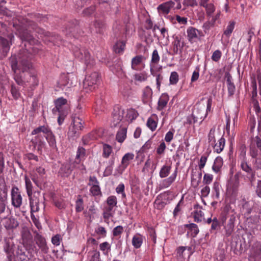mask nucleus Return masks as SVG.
Wrapping results in <instances>:
<instances>
[{"label":"nucleus","mask_w":261,"mask_h":261,"mask_svg":"<svg viewBox=\"0 0 261 261\" xmlns=\"http://www.w3.org/2000/svg\"><path fill=\"white\" fill-rule=\"evenodd\" d=\"M249 154L251 158L261 156V138L258 136L251 138L249 145Z\"/></svg>","instance_id":"obj_9"},{"label":"nucleus","mask_w":261,"mask_h":261,"mask_svg":"<svg viewBox=\"0 0 261 261\" xmlns=\"http://www.w3.org/2000/svg\"><path fill=\"white\" fill-rule=\"evenodd\" d=\"M158 118L156 116H152L147 119L146 125L151 131H154L157 127Z\"/></svg>","instance_id":"obj_35"},{"label":"nucleus","mask_w":261,"mask_h":261,"mask_svg":"<svg viewBox=\"0 0 261 261\" xmlns=\"http://www.w3.org/2000/svg\"><path fill=\"white\" fill-rule=\"evenodd\" d=\"M124 113V110L118 107L115 108L114 112L113 113V121L114 125H116L122 120Z\"/></svg>","instance_id":"obj_24"},{"label":"nucleus","mask_w":261,"mask_h":261,"mask_svg":"<svg viewBox=\"0 0 261 261\" xmlns=\"http://www.w3.org/2000/svg\"><path fill=\"white\" fill-rule=\"evenodd\" d=\"M240 155L242 158L240 162V168L247 173V178L252 184L255 180V171L247 161L246 156V148L244 145H242L240 147Z\"/></svg>","instance_id":"obj_3"},{"label":"nucleus","mask_w":261,"mask_h":261,"mask_svg":"<svg viewBox=\"0 0 261 261\" xmlns=\"http://www.w3.org/2000/svg\"><path fill=\"white\" fill-rule=\"evenodd\" d=\"M12 205L16 208H20L22 203V197L19 188L13 186L11 190Z\"/></svg>","instance_id":"obj_13"},{"label":"nucleus","mask_w":261,"mask_h":261,"mask_svg":"<svg viewBox=\"0 0 261 261\" xmlns=\"http://www.w3.org/2000/svg\"><path fill=\"white\" fill-rule=\"evenodd\" d=\"M27 25L28 29H24L22 27H19L16 29L21 39L28 42L30 44H35L37 42V40L34 38L32 35L30 33L31 31L29 30V29H32L40 35L48 36L50 34V33L46 32L43 29L37 27L36 24L32 21H28Z\"/></svg>","instance_id":"obj_2"},{"label":"nucleus","mask_w":261,"mask_h":261,"mask_svg":"<svg viewBox=\"0 0 261 261\" xmlns=\"http://www.w3.org/2000/svg\"><path fill=\"white\" fill-rule=\"evenodd\" d=\"M30 59V55L25 51H24L23 55H19L18 61L15 58H12L11 59L12 69L15 73L14 78L19 85L22 84L23 80L21 76L18 74L17 71L18 70L24 72L29 69L32 67Z\"/></svg>","instance_id":"obj_1"},{"label":"nucleus","mask_w":261,"mask_h":261,"mask_svg":"<svg viewBox=\"0 0 261 261\" xmlns=\"http://www.w3.org/2000/svg\"><path fill=\"white\" fill-rule=\"evenodd\" d=\"M113 152L112 147L107 144H103L102 146V156L103 158L108 159L110 157Z\"/></svg>","instance_id":"obj_44"},{"label":"nucleus","mask_w":261,"mask_h":261,"mask_svg":"<svg viewBox=\"0 0 261 261\" xmlns=\"http://www.w3.org/2000/svg\"><path fill=\"white\" fill-rule=\"evenodd\" d=\"M36 136L32 139V143L34 148H36L39 153H41L43 149L45 148L46 143L43 137L40 134H36Z\"/></svg>","instance_id":"obj_16"},{"label":"nucleus","mask_w":261,"mask_h":261,"mask_svg":"<svg viewBox=\"0 0 261 261\" xmlns=\"http://www.w3.org/2000/svg\"><path fill=\"white\" fill-rule=\"evenodd\" d=\"M35 241L42 253L45 254L48 253L49 248L47 246L45 239L43 237L37 233L35 236Z\"/></svg>","instance_id":"obj_19"},{"label":"nucleus","mask_w":261,"mask_h":261,"mask_svg":"<svg viewBox=\"0 0 261 261\" xmlns=\"http://www.w3.org/2000/svg\"><path fill=\"white\" fill-rule=\"evenodd\" d=\"M75 58L83 61L87 67H92L95 63L94 59L91 57L89 52L85 48L75 47L73 50Z\"/></svg>","instance_id":"obj_8"},{"label":"nucleus","mask_w":261,"mask_h":261,"mask_svg":"<svg viewBox=\"0 0 261 261\" xmlns=\"http://www.w3.org/2000/svg\"><path fill=\"white\" fill-rule=\"evenodd\" d=\"M144 57L142 55H138L133 58L131 61L132 69L136 70H141L143 67L142 66Z\"/></svg>","instance_id":"obj_21"},{"label":"nucleus","mask_w":261,"mask_h":261,"mask_svg":"<svg viewBox=\"0 0 261 261\" xmlns=\"http://www.w3.org/2000/svg\"><path fill=\"white\" fill-rule=\"evenodd\" d=\"M110 165L107 167L106 168L105 171H104V175L105 176H109L110 175L113 171V166L114 164V159H111L109 161Z\"/></svg>","instance_id":"obj_62"},{"label":"nucleus","mask_w":261,"mask_h":261,"mask_svg":"<svg viewBox=\"0 0 261 261\" xmlns=\"http://www.w3.org/2000/svg\"><path fill=\"white\" fill-rule=\"evenodd\" d=\"M42 133L44 135L49 146L51 148H55L57 147L56 140L55 135L53 134L50 128L48 125L39 126L32 130L31 134H38Z\"/></svg>","instance_id":"obj_4"},{"label":"nucleus","mask_w":261,"mask_h":261,"mask_svg":"<svg viewBox=\"0 0 261 261\" xmlns=\"http://www.w3.org/2000/svg\"><path fill=\"white\" fill-rule=\"evenodd\" d=\"M16 256L19 261H29V258L25 254V249L18 247Z\"/></svg>","instance_id":"obj_41"},{"label":"nucleus","mask_w":261,"mask_h":261,"mask_svg":"<svg viewBox=\"0 0 261 261\" xmlns=\"http://www.w3.org/2000/svg\"><path fill=\"white\" fill-rule=\"evenodd\" d=\"M202 177L201 171L196 173V171H192L191 173V184L193 187L197 188L201 182Z\"/></svg>","instance_id":"obj_29"},{"label":"nucleus","mask_w":261,"mask_h":261,"mask_svg":"<svg viewBox=\"0 0 261 261\" xmlns=\"http://www.w3.org/2000/svg\"><path fill=\"white\" fill-rule=\"evenodd\" d=\"M220 185L219 182L218 181H215L213 184V191L214 193V196L217 199L219 198L220 196Z\"/></svg>","instance_id":"obj_57"},{"label":"nucleus","mask_w":261,"mask_h":261,"mask_svg":"<svg viewBox=\"0 0 261 261\" xmlns=\"http://www.w3.org/2000/svg\"><path fill=\"white\" fill-rule=\"evenodd\" d=\"M236 221L235 215L231 213L224 212L221 218V222L225 231L227 237L231 235L234 231V222Z\"/></svg>","instance_id":"obj_5"},{"label":"nucleus","mask_w":261,"mask_h":261,"mask_svg":"<svg viewBox=\"0 0 261 261\" xmlns=\"http://www.w3.org/2000/svg\"><path fill=\"white\" fill-rule=\"evenodd\" d=\"M249 261H261V243L255 241L251 246L249 251Z\"/></svg>","instance_id":"obj_12"},{"label":"nucleus","mask_w":261,"mask_h":261,"mask_svg":"<svg viewBox=\"0 0 261 261\" xmlns=\"http://www.w3.org/2000/svg\"><path fill=\"white\" fill-rule=\"evenodd\" d=\"M134 154L133 153H126L122 157L121 165L119 166L120 173H122L129 165L130 161L134 159Z\"/></svg>","instance_id":"obj_20"},{"label":"nucleus","mask_w":261,"mask_h":261,"mask_svg":"<svg viewBox=\"0 0 261 261\" xmlns=\"http://www.w3.org/2000/svg\"><path fill=\"white\" fill-rule=\"evenodd\" d=\"M10 91L11 94L14 99L17 100L20 97L21 94L19 92V89L15 85H11Z\"/></svg>","instance_id":"obj_52"},{"label":"nucleus","mask_w":261,"mask_h":261,"mask_svg":"<svg viewBox=\"0 0 261 261\" xmlns=\"http://www.w3.org/2000/svg\"><path fill=\"white\" fill-rule=\"evenodd\" d=\"M99 249L104 254H107L111 250V245L108 242H105L99 245Z\"/></svg>","instance_id":"obj_58"},{"label":"nucleus","mask_w":261,"mask_h":261,"mask_svg":"<svg viewBox=\"0 0 261 261\" xmlns=\"http://www.w3.org/2000/svg\"><path fill=\"white\" fill-rule=\"evenodd\" d=\"M18 222L14 219H9L6 222L5 227L7 229L15 228L18 226Z\"/></svg>","instance_id":"obj_59"},{"label":"nucleus","mask_w":261,"mask_h":261,"mask_svg":"<svg viewBox=\"0 0 261 261\" xmlns=\"http://www.w3.org/2000/svg\"><path fill=\"white\" fill-rule=\"evenodd\" d=\"M93 26L96 33L103 34L105 31L107 25L103 20L96 19L93 22Z\"/></svg>","instance_id":"obj_25"},{"label":"nucleus","mask_w":261,"mask_h":261,"mask_svg":"<svg viewBox=\"0 0 261 261\" xmlns=\"http://www.w3.org/2000/svg\"><path fill=\"white\" fill-rule=\"evenodd\" d=\"M193 114L196 116H202L201 117V118H198V120H200V122L201 123L202 121L205 119V118L206 117V114L205 113L204 111V108H201L199 107H197L194 111L192 112Z\"/></svg>","instance_id":"obj_43"},{"label":"nucleus","mask_w":261,"mask_h":261,"mask_svg":"<svg viewBox=\"0 0 261 261\" xmlns=\"http://www.w3.org/2000/svg\"><path fill=\"white\" fill-rule=\"evenodd\" d=\"M225 139L222 137L218 141L217 143L213 144V145H212L213 147L214 150L215 152H216L217 153H220L224 149L225 146Z\"/></svg>","instance_id":"obj_34"},{"label":"nucleus","mask_w":261,"mask_h":261,"mask_svg":"<svg viewBox=\"0 0 261 261\" xmlns=\"http://www.w3.org/2000/svg\"><path fill=\"white\" fill-rule=\"evenodd\" d=\"M152 93V90L149 86H147L144 88L143 90L142 97L144 103H148L151 100Z\"/></svg>","instance_id":"obj_27"},{"label":"nucleus","mask_w":261,"mask_h":261,"mask_svg":"<svg viewBox=\"0 0 261 261\" xmlns=\"http://www.w3.org/2000/svg\"><path fill=\"white\" fill-rule=\"evenodd\" d=\"M125 47V42L124 41H117L114 46V50L116 53L122 54Z\"/></svg>","instance_id":"obj_47"},{"label":"nucleus","mask_w":261,"mask_h":261,"mask_svg":"<svg viewBox=\"0 0 261 261\" xmlns=\"http://www.w3.org/2000/svg\"><path fill=\"white\" fill-rule=\"evenodd\" d=\"M72 170L71 165L69 163H65L60 167L58 174L62 177H68L71 174Z\"/></svg>","instance_id":"obj_22"},{"label":"nucleus","mask_w":261,"mask_h":261,"mask_svg":"<svg viewBox=\"0 0 261 261\" xmlns=\"http://www.w3.org/2000/svg\"><path fill=\"white\" fill-rule=\"evenodd\" d=\"M251 158L253 159L252 163L254 168L257 170L261 169V156Z\"/></svg>","instance_id":"obj_64"},{"label":"nucleus","mask_w":261,"mask_h":261,"mask_svg":"<svg viewBox=\"0 0 261 261\" xmlns=\"http://www.w3.org/2000/svg\"><path fill=\"white\" fill-rule=\"evenodd\" d=\"M226 83L227 85L228 92L229 96H232L234 94L236 90V87L232 82V77L230 75H228L226 79Z\"/></svg>","instance_id":"obj_39"},{"label":"nucleus","mask_w":261,"mask_h":261,"mask_svg":"<svg viewBox=\"0 0 261 261\" xmlns=\"http://www.w3.org/2000/svg\"><path fill=\"white\" fill-rule=\"evenodd\" d=\"M127 128L125 127H121L117 132L116 135V140L119 143H122L126 138Z\"/></svg>","instance_id":"obj_32"},{"label":"nucleus","mask_w":261,"mask_h":261,"mask_svg":"<svg viewBox=\"0 0 261 261\" xmlns=\"http://www.w3.org/2000/svg\"><path fill=\"white\" fill-rule=\"evenodd\" d=\"M0 47L2 48V56L5 57L10 50V45L7 39L0 36Z\"/></svg>","instance_id":"obj_30"},{"label":"nucleus","mask_w":261,"mask_h":261,"mask_svg":"<svg viewBox=\"0 0 261 261\" xmlns=\"http://www.w3.org/2000/svg\"><path fill=\"white\" fill-rule=\"evenodd\" d=\"M107 206L105 207L113 210L115 207H117V199L114 195H111L107 199Z\"/></svg>","instance_id":"obj_37"},{"label":"nucleus","mask_w":261,"mask_h":261,"mask_svg":"<svg viewBox=\"0 0 261 261\" xmlns=\"http://www.w3.org/2000/svg\"><path fill=\"white\" fill-rule=\"evenodd\" d=\"M25 186L27 191V193L28 197H31L33 195V185L31 181V179L27 176H24Z\"/></svg>","instance_id":"obj_42"},{"label":"nucleus","mask_w":261,"mask_h":261,"mask_svg":"<svg viewBox=\"0 0 261 261\" xmlns=\"http://www.w3.org/2000/svg\"><path fill=\"white\" fill-rule=\"evenodd\" d=\"M86 155V150L83 147H79L76 155V161L75 162L79 164L80 161L85 159Z\"/></svg>","instance_id":"obj_46"},{"label":"nucleus","mask_w":261,"mask_h":261,"mask_svg":"<svg viewBox=\"0 0 261 261\" xmlns=\"http://www.w3.org/2000/svg\"><path fill=\"white\" fill-rule=\"evenodd\" d=\"M147 77V74L144 72L136 73L134 75V80L139 82L146 81Z\"/></svg>","instance_id":"obj_60"},{"label":"nucleus","mask_w":261,"mask_h":261,"mask_svg":"<svg viewBox=\"0 0 261 261\" xmlns=\"http://www.w3.org/2000/svg\"><path fill=\"white\" fill-rule=\"evenodd\" d=\"M31 179L39 187L44 181L45 178V169L41 167H36L30 173Z\"/></svg>","instance_id":"obj_11"},{"label":"nucleus","mask_w":261,"mask_h":261,"mask_svg":"<svg viewBox=\"0 0 261 261\" xmlns=\"http://www.w3.org/2000/svg\"><path fill=\"white\" fill-rule=\"evenodd\" d=\"M90 192L93 196H101L102 193L99 185H94L91 186Z\"/></svg>","instance_id":"obj_51"},{"label":"nucleus","mask_w":261,"mask_h":261,"mask_svg":"<svg viewBox=\"0 0 261 261\" xmlns=\"http://www.w3.org/2000/svg\"><path fill=\"white\" fill-rule=\"evenodd\" d=\"M206 14L208 17H212L215 11L216 8L214 4L209 5L207 7L204 8Z\"/></svg>","instance_id":"obj_63"},{"label":"nucleus","mask_w":261,"mask_h":261,"mask_svg":"<svg viewBox=\"0 0 261 261\" xmlns=\"http://www.w3.org/2000/svg\"><path fill=\"white\" fill-rule=\"evenodd\" d=\"M150 74L152 76L155 77L156 87L159 90L160 88L161 83L163 80V76L160 73H156V72H155L154 69H150Z\"/></svg>","instance_id":"obj_49"},{"label":"nucleus","mask_w":261,"mask_h":261,"mask_svg":"<svg viewBox=\"0 0 261 261\" xmlns=\"http://www.w3.org/2000/svg\"><path fill=\"white\" fill-rule=\"evenodd\" d=\"M84 208L83 199L79 196L75 201V211L76 213L81 212L84 210Z\"/></svg>","instance_id":"obj_55"},{"label":"nucleus","mask_w":261,"mask_h":261,"mask_svg":"<svg viewBox=\"0 0 261 261\" xmlns=\"http://www.w3.org/2000/svg\"><path fill=\"white\" fill-rule=\"evenodd\" d=\"M69 75L68 74L61 75L59 82V86L61 88L63 86H67L69 83Z\"/></svg>","instance_id":"obj_56"},{"label":"nucleus","mask_w":261,"mask_h":261,"mask_svg":"<svg viewBox=\"0 0 261 261\" xmlns=\"http://www.w3.org/2000/svg\"><path fill=\"white\" fill-rule=\"evenodd\" d=\"M236 22L234 21H230L227 26L225 30L224 31V35L227 37H229L234 30Z\"/></svg>","instance_id":"obj_53"},{"label":"nucleus","mask_w":261,"mask_h":261,"mask_svg":"<svg viewBox=\"0 0 261 261\" xmlns=\"http://www.w3.org/2000/svg\"><path fill=\"white\" fill-rule=\"evenodd\" d=\"M187 33L188 40L191 43L196 42L200 39L201 37L204 36L202 31L193 27H189L187 29Z\"/></svg>","instance_id":"obj_15"},{"label":"nucleus","mask_w":261,"mask_h":261,"mask_svg":"<svg viewBox=\"0 0 261 261\" xmlns=\"http://www.w3.org/2000/svg\"><path fill=\"white\" fill-rule=\"evenodd\" d=\"M8 189L7 186H0V200L7 201Z\"/></svg>","instance_id":"obj_50"},{"label":"nucleus","mask_w":261,"mask_h":261,"mask_svg":"<svg viewBox=\"0 0 261 261\" xmlns=\"http://www.w3.org/2000/svg\"><path fill=\"white\" fill-rule=\"evenodd\" d=\"M160 60V57L156 49H154L151 55V62L150 63V69H154L156 65L159 63Z\"/></svg>","instance_id":"obj_33"},{"label":"nucleus","mask_w":261,"mask_h":261,"mask_svg":"<svg viewBox=\"0 0 261 261\" xmlns=\"http://www.w3.org/2000/svg\"><path fill=\"white\" fill-rule=\"evenodd\" d=\"M215 132H216L215 127H213L210 129V130L208 134V136H207L208 142L210 144H211V145H213V144H214L216 142Z\"/></svg>","instance_id":"obj_54"},{"label":"nucleus","mask_w":261,"mask_h":261,"mask_svg":"<svg viewBox=\"0 0 261 261\" xmlns=\"http://www.w3.org/2000/svg\"><path fill=\"white\" fill-rule=\"evenodd\" d=\"M177 168H176L174 172L168 178L163 180L160 184L162 188H167L170 187L175 180L177 176Z\"/></svg>","instance_id":"obj_23"},{"label":"nucleus","mask_w":261,"mask_h":261,"mask_svg":"<svg viewBox=\"0 0 261 261\" xmlns=\"http://www.w3.org/2000/svg\"><path fill=\"white\" fill-rule=\"evenodd\" d=\"M241 175V173L240 172L236 173L233 177L228 181L227 193L228 195L233 197H236L237 195L240 186V177Z\"/></svg>","instance_id":"obj_10"},{"label":"nucleus","mask_w":261,"mask_h":261,"mask_svg":"<svg viewBox=\"0 0 261 261\" xmlns=\"http://www.w3.org/2000/svg\"><path fill=\"white\" fill-rule=\"evenodd\" d=\"M100 80V75L97 72L87 74L83 82L84 90L86 92L93 91L97 87Z\"/></svg>","instance_id":"obj_6"},{"label":"nucleus","mask_w":261,"mask_h":261,"mask_svg":"<svg viewBox=\"0 0 261 261\" xmlns=\"http://www.w3.org/2000/svg\"><path fill=\"white\" fill-rule=\"evenodd\" d=\"M84 121L79 117L74 116L68 132V137L74 139L80 136L81 131L83 129Z\"/></svg>","instance_id":"obj_7"},{"label":"nucleus","mask_w":261,"mask_h":261,"mask_svg":"<svg viewBox=\"0 0 261 261\" xmlns=\"http://www.w3.org/2000/svg\"><path fill=\"white\" fill-rule=\"evenodd\" d=\"M169 99V98L167 94H162L159 99L157 109L159 111L163 110L166 107Z\"/></svg>","instance_id":"obj_31"},{"label":"nucleus","mask_w":261,"mask_h":261,"mask_svg":"<svg viewBox=\"0 0 261 261\" xmlns=\"http://www.w3.org/2000/svg\"><path fill=\"white\" fill-rule=\"evenodd\" d=\"M223 164V159L220 156L217 157L212 167L213 170L216 173H218L221 171Z\"/></svg>","instance_id":"obj_36"},{"label":"nucleus","mask_w":261,"mask_h":261,"mask_svg":"<svg viewBox=\"0 0 261 261\" xmlns=\"http://www.w3.org/2000/svg\"><path fill=\"white\" fill-rule=\"evenodd\" d=\"M30 200V205L31 207V213L33 214L34 213L37 212L39 211V199L35 196H31L29 197Z\"/></svg>","instance_id":"obj_28"},{"label":"nucleus","mask_w":261,"mask_h":261,"mask_svg":"<svg viewBox=\"0 0 261 261\" xmlns=\"http://www.w3.org/2000/svg\"><path fill=\"white\" fill-rule=\"evenodd\" d=\"M179 80V75L177 72L173 71L171 73L169 82L171 85H175L177 83Z\"/></svg>","instance_id":"obj_61"},{"label":"nucleus","mask_w":261,"mask_h":261,"mask_svg":"<svg viewBox=\"0 0 261 261\" xmlns=\"http://www.w3.org/2000/svg\"><path fill=\"white\" fill-rule=\"evenodd\" d=\"M171 169V166L164 165L160 171V177L162 178L167 177L170 174Z\"/></svg>","instance_id":"obj_48"},{"label":"nucleus","mask_w":261,"mask_h":261,"mask_svg":"<svg viewBox=\"0 0 261 261\" xmlns=\"http://www.w3.org/2000/svg\"><path fill=\"white\" fill-rule=\"evenodd\" d=\"M55 107L53 109L54 114L58 113L68 114V105L67 100L63 97H59L54 101Z\"/></svg>","instance_id":"obj_14"},{"label":"nucleus","mask_w":261,"mask_h":261,"mask_svg":"<svg viewBox=\"0 0 261 261\" xmlns=\"http://www.w3.org/2000/svg\"><path fill=\"white\" fill-rule=\"evenodd\" d=\"M175 5V1H169L158 6L157 10L159 14L167 15Z\"/></svg>","instance_id":"obj_17"},{"label":"nucleus","mask_w":261,"mask_h":261,"mask_svg":"<svg viewBox=\"0 0 261 261\" xmlns=\"http://www.w3.org/2000/svg\"><path fill=\"white\" fill-rule=\"evenodd\" d=\"M14 244L12 238H7L4 240V250L8 256V258H11L14 252Z\"/></svg>","instance_id":"obj_18"},{"label":"nucleus","mask_w":261,"mask_h":261,"mask_svg":"<svg viewBox=\"0 0 261 261\" xmlns=\"http://www.w3.org/2000/svg\"><path fill=\"white\" fill-rule=\"evenodd\" d=\"M185 227L188 228L191 231V235L193 238L196 237L199 233V230L198 226L194 223L185 224Z\"/></svg>","instance_id":"obj_45"},{"label":"nucleus","mask_w":261,"mask_h":261,"mask_svg":"<svg viewBox=\"0 0 261 261\" xmlns=\"http://www.w3.org/2000/svg\"><path fill=\"white\" fill-rule=\"evenodd\" d=\"M138 116V113L136 110L134 109H130L127 110L125 118L127 121L132 122L137 118Z\"/></svg>","instance_id":"obj_40"},{"label":"nucleus","mask_w":261,"mask_h":261,"mask_svg":"<svg viewBox=\"0 0 261 261\" xmlns=\"http://www.w3.org/2000/svg\"><path fill=\"white\" fill-rule=\"evenodd\" d=\"M145 239V237L140 233H137L135 234L132 240V245L135 249L140 248L144 240Z\"/></svg>","instance_id":"obj_26"},{"label":"nucleus","mask_w":261,"mask_h":261,"mask_svg":"<svg viewBox=\"0 0 261 261\" xmlns=\"http://www.w3.org/2000/svg\"><path fill=\"white\" fill-rule=\"evenodd\" d=\"M194 221L197 223L201 222L202 221H205L204 213L201 211L200 207H199V208L197 207V210L194 211Z\"/></svg>","instance_id":"obj_38"}]
</instances>
